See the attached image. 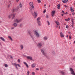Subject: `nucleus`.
<instances>
[{
	"mask_svg": "<svg viewBox=\"0 0 75 75\" xmlns=\"http://www.w3.org/2000/svg\"><path fill=\"white\" fill-rule=\"evenodd\" d=\"M34 33L35 35H36V37L39 38L40 37V34L36 30H34Z\"/></svg>",
	"mask_w": 75,
	"mask_h": 75,
	"instance_id": "obj_1",
	"label": "nucleus"
},
{
	"mask_svg": "<svg viewBox=\"0 0 75 75\" xmlns=\"http://www.w3.org/2000/svg\"><path fill=\"white\" fill-rule=\"evenodd\" d=\"M28 33L30 36L31 38L33 40L34 39V33L31 32L30 30L28 31Z\"/></svg>",
	"mask_w": 75,
	"mask_h": 75,
	"instance_id": "obj_2",
	"label": "nucleus"
},
{
	"mask_svg": "<svg viewBox=\"0 0 75 75\" xmlns=\"http://www.w3.org/2000/svg\"><path fill=\"white\" fill-rule=\"evenodd\" d=\"M21 21H22V19H16L14 20V22H15V23H20Z\"/></svg>",
	"mask_w": 75,
	"mask_h": 75,
	"instance_id": "obj_3",
	"label": "nucleus"
},
{
	"mask_svg": "<svg viewBox=\"0 0 75 75\" xmlns=\"http://www.w3.org/2000/svg\"><path fill=\"white\" fill-rule=\"evenodd\" d=\"M70 72H71V74L72 75H75V73L74 72V69L72 68H70L69 69Z\"/></svg>",
	"mask_w": 75,
	"mask_h": 75,
	"instance_id": "obj_4",
	"label": "nucleus"
},
{
	"mask_svg": "<svg viewBox=\"0 0 75 75\" xmlns=\"http://www.w3.org/2000/svg\"><path fill=\"white\" fill-rule=\"evenodd\" d=\"M32 14L33 16L35 18H37V11H34V13Z\"/></svg>",
	"mask_w": 75,
	"mask_h": 75,
	"instance_id": "obj_5",
	"label": "nucleus"
},
{
	"mask_svg": "<svg viewBox=\"0 0 75 75\" xmlns=\"http://www.w3.org/2000/svg\"><path fill=\"white\" fill-rule=\"evenodd\" d=\"M40 50L43 55L45 56L46 57H47V55H46V53L45 52V51H44L42 49H41Z\"/></svg>",
	"mask_w": 75,
	"mask_h": 75,
	"instance_id": "obj_6",
	"label": "nucleus"
},
{
	"mask_svg": "<svg viewBox=\"0 0 75 75\" xmlns=\"http://www.w3.org/2000/svg\"><path fill=\"white\" fill-rule=\"evenodd\" d=\"M13 65L16 66V69H18V67H17V66H18V67H21V66H20V65L19 64H17L16 63H14Z\"/></svg>",
	"mask_w": 75,
	"mask_h": 75,
	"instance_id": "obj_7",
	"label": "nucleus"
},
{
	"mask_svg": "<svg viewBox=\"0 0 75 75\" xmlns=\"http://www.w3.org/2000/svg\"><path fill=\"white\" fill-rule=\"evenodd\" d=\"M30 5V7H31L32 8H34V6H33L34 4L33 2H30L29 4Z\"/></svg>",
	"mask_w": 75,
	"mask_h": 75,
	"instance_id": "obj_8",
	"label": "nucleus"
},
{
	"mask_svg": "<svg viewBox=\"0 0 75 75\" xmlns=\"http://www.w3.org/2000/svg\"><path fill=\"white\" fill-rule=\"evenodd\" d=\"M11 17H13V18H14V17H15V14L13 13L12 14H11V15H9L8 16L9 18H11Z\"/></svg>",
	"mask_w": 75,
	"mask_h": 75,
	"instance_id": "obj_9",
	"label": "nucleus"
},
{
	"mask_svg": "<svg viewBox=\"0 0 75 75\" xmlns=\"http://www.w3.org/2000/svg\"><path fill=\"white\" fill-rule=\"evenodd\" d=\"M26 58L27 59H30V60H33V58L31 56H26Z\"/></svg>",
	"mask_w": 75,
	"mask_h": 75,
	"instance_id": "obj_10",
	"label": "nucleus"
},
{
	"mask_svg": "<svg viewBox=\"0 0 75 75\" xmlns=\"http://www.w3.org/2000/svg\"><path fill=\"white\" fill-rule=\"evenodd\" d=\"M55 11H53L52 13V17H54V15H55Z\"/></svg>",
	"mask_w": 75,
	"mask_h": 75,
	"instance_id": "obj_11",
	"label": "nucleus"
},
{
	"mask_svg": "<svg viewBox=\"0 0 75 75\" xmlns=\"http://www.w3.org/2000/svg\"><path fill=\"white\" fill-rule=\"evenodd\" d=\"M37 46L38 47L40 48V47H41L42 46V44L41 43H39L38 44Z\"/></svg>",
	"mask_w": 75,
	"mask_h": 75,
	"instance_id": "obj_12",
	"label": "nucleus"
},
{
	"mask_svg": "<svg viewBox=\"0 0 75 75\" xmlns=\"http://www.w3.org/2000/svg\"><path fill=\"white\" fill-rule=\"evenodd\" d=\"M38 26H41V21H37Z\"/></svg>",
	"mask_w": 75,
	"mask_h": 75,
	"instance_id": "obj_13",
	"label": "nucleus"
},
{
	"mask_svg": "<svg viewBox=\"0 0 75 75\" xmlns=\"http://www.w3.org/2000/svg\"><path fill=\"white\" fill-rule=\"evenodd\" d=\"M60 37H61L62 38V37H64V34L62 32H61L60 34Z\"/></svg>",
	"mask_w": 75,
	"mask_h": 75,
	"instance_id": "obj_14",
	"label": "nucleus"
},
{
	"mask_svg": "<svg viewBox=\"0 0 75 75\" xmlns=\"http://www.w3.org/2000/svg\"><path fill=\"white\" fill-rule=\"evenodd\" d=\"M60 73L62 75H65V71H60Z\"/></svg>",
	"mask_w": 75,
	"mask_h": 75,
	"instance_id": "obj_15",
	"label": "nucleus"
},
{
	"mask_svg": "<svg viewBox=\"0 0 75 75\" xmlns=\"http://www.w3.org/2000/svg\"><path fill=\"white\" fill-rule=\"evenodd\" d=\"M32 68H35V64L33 63L31 65Z\"/></svg>",
	"mask_w": 75,
	"mask_h": 75,
	"instance_id": "obj_16",
	"label": "nucleus"
},
{
	"mask_svg": "<svg viewBox=\"0 0 75 75\" xmlns=\"http://www.w3.org/2000/svg\"><path fill=\"white\" fill-rule=\"evenodd\" d=\"M54 23H56V24L57 25H59V23L58 22H57V21H54Z\"/></svg>",
	"mask_w": 75,
	"mask_h": 75,
	"instance_id": "obj_17",
	"label": "nucleus"
},
{
	"mask_svg": "<svg viewBox=\"0 0 75 75\" xmlns=\"http://www.w3.org/2000/svg\"><path fill=\"white\" fill-rule=\"evenodd\" d=\"M61 5L60 4H58L57 6V8L58 9H59L60 8Z\"/></svg>",
	"mask_w": 75,
	"mask_h": 75,
	"instance_id": "obj_18",
	"label": "nucleus"
},
{
	"mask_svg": "<svg viewBox=\"0 0 75 75\" xmlns=\"http://www.w3.org/2000/svg\"><path fill=\"white\" fill-rule=\"evenodd\" d=\"M62 1L63 3H67L68 2V0H67V1L65 0H63Z\"/></svg>",
	"mask_w": 75,
	"mask_h": 75,
	"instance_id": "obj_19",
	"label": "nucleus"
},
{
	"mask_svg": "<svg viewBox=\"0 0 75 75\" xmlns=\"http://www.w3.org/2000/svg\"><path fill=\"white\" fill-rule=\"evenodd\" d=\"M43 40H48V37L47 36L43 38Z\"/></svg>",
	"mask_w": 75,
	"mask_h": 75,
	"instance_id": "obj_20",
	"label": "nucleus"
},
{
	"mask_svg": "<svg viewBox=\"0 0 75 75\" xmlns=\"http://www.w3.org/2000/svg\"><path fill=\"white\" fill-rule=\"evenodd\" d=\"M23 63L24 64H25V65L26 66V67H27V68H28V64H27V63H26V62H23Z\"/></svg>",
	"mask_w": 75,
	"mask_h": 75,
	"instance_id": "obj_21",
	"label": "nucleus"
},
{
	"mask_svg": "<svg viewBox=\"0 0 75 75\" xmlns=\"http://www.w3.org/2000/svg\"><path fill=\"white\" fill-rule=\"evenodd\" d=\"M0 39H1V40L3 41H5V40L2 37H0Z\"/></svg>",
	"mask_w": 75,
	"mask_h": 75,
	"instance_id": "obj_22",
	"label": "nucleus"
},
{
	"mask_svg": "<svg viewBox=\"0 0 75 75\" xmlns=\"http://www.w3.org/2000/svg\"><path fill=\"white\" fill-rule=\"evenodd\" d=\"M8 38H9L11 40V41H13V39H12V38H11V36H8Z\"/></svg>",
	"mask_w": 75,
	"mask_h": 75,
	"instance_id": "obj_23",
	"label": "nucleus"
},
{
	"mask_svg": "<svg viewBox=\"0 0 75 75\" xmlns=\"http://www.w3.org/2000/svg\"><path fill=\"white\" fill-rule=\"evenodd\" d=\"M13 25L14 27H16L17 26V24L16 23H14L13 24Z\"/></svg>",
	"mask_w": 75,
	"mask_h": 75,
	"instance_id": "obj_24",
	"label": "nucleus"
},
{
	"mask_svg": "<svg viewBox=\"0 0 75 75\" xmlns=\"http://www.w3.org/2000/svg\"><path fill=\"white\" fill-rule=\"evenodd\" d=\"M70 10L71 12H74V10H73V8H72V7H71L70 8Z\"/></svg>",
	"mask_w": 75,
	"mask_h": 75,
	"instance_id": "obj_25",
	"label": "nucleus"
},
{
	"mask_svg": "<svg viewBox=\"0 0 75 75\" xmlns=\"http://www.w3.org/2000/svg\"><path fill=\"white\" fill-rule=\"evenodd\" d=\"M40 19H41V18L40 17H39L37 19V21H40Z\"/></svg>",
	"mask_w": 75,
	"mask_h": 75,
	"instance_id": "obj_26",
	"label": "nucleus"
},
{
	"mask_svg": "<svg viewBox=\"0 0 75 75\" xmlns=\"http://www.w3.org/2000/svg\"><path fill=\"white\" fill-rule=\"evenodd\" d=\"M4 66L6 67V68H7V67H8V65L6 64H4Z\"/></svg>",
	"mask_w": 75,
	"mask_h": 75,
	"instance_id": "obj_27",
	"label": "nucleus"
},
{
	"mask_svg": "<svg viewBox=\"0 0 75 75\" xmlns=\"http://www.w3.org/2000/svg\"><path fill=\"white\" fill-rule=\"evenodd\" d=\"M20 47L22 50H23V45H21L20 46Z\"/></svg>",
	"mask_w": 75,
	"mask_h": 75,
	"instance_id": "obj_28",
	"label": "nucleus"
},
{
	"mask_svg": "<svg viewBox=\"0 0 75 75\" xmlns=\"http://www.w3.org/2000/svg\"><path fill=\"white\" fill-rule=\"evenodd\" d=\"M29 9L30 11V12H31V13H33V11H32V8H30Z\"/></svg>",
	"mask_w": 75,
	"mask_h": 75,
	"instance_id": "obj_29",
	"label": "nucleus"
},
{
	"mask_svg": "<svg viewBox=\"0 0 75 75\" xmlns=\"http://www.w3.org/2000/svg\"><path fill=\"white\" fill-rule=\"evenodd\" d=\"M65 21H69L70 20V19L68 18V19H65Z\"/></svg>",
	"mask_w": 75,
	"mask_h": 75,
	"instance_id": "obj_30",
	"label": "nucleus"
},
{
	"mask_svg": "<svg viewBox=\"0 0 75 75\" xmlns=\"http://www.w3.org/2000/svg\"><path fill=\"white\" fill-rule=\"evenodd\" d=\"M16 10V8H14L13 9V13H14V11Z\"/></svg>",
	"mask_w": 75,
	"mask_h": 75,
	"instance_id": "obj_31",
	"label": "nucleus"
},
{
	"mask_svg": "<svg viewBox=\"0 0 75 75\" xmlns=\"http://www.w3.org/2000/svg\"><path fill=\"white\" fill-rule=\"evenodd\" d=\"M74 19H73V18H71V21H72V24H73L74 23Z\"/></svg>",
	"mask_w": 75,
	"mask_h": 75,
	"instance_id": "obj_32",
	"label": "nucleus"
},
{
	"mask_svg": "<svg viewBox=\"0 0 75 75\" xmlns=\"http://www.w3.org/2000/svg\"><path fill=\"white\" fill-rule=\"evenodd\" d=\"M51 54H52V55H54V54H55V52H53Z\"/></svg>",
	"mask_w": 75,
	"mask_h": 75,
	"instance_id": "obj_33",
	"label": "nucleus"
},
{
	"mask_svg": "<svg viewBox=\"0 0 75 75\" xmlns=\"http://www.w3.org/2000/svg\"><path fill=\"white\" fill-rule=\"evenodd\" d=\"M19 5L20 7H21H21H22V4H21V3H20L19 4Z\"/></svg>",
	"mask_w": 75,
	"mask_h": 75,
	"instance_id": "obj_34",
	"label": "nucleus"
},
{
	"mask_svg": "<svg viewBox=\"0 0 75 75\" xmlns=\"http://www.w3.org/2000/svg\"><path fill=\"white\" fill-rule=\"evenodd\" d=\"M38 2L39 3H41V1L40 0H38Z\"/></svg>",
	"mask_w": 75,
	"mask_h": 75,
	"instance_id": "obj_35",
	"label": "nucleus"
},
{
	"mask_svg": "<svg viewBox=\"0 0 75 75\" xmlns=\"http://www.w3.org/2000/svg\"><path fill=\"white\" fill-rule=\"evenodd\" d=\"M47 24L48 25H50V22L49 21H47Z\"/></svg>",
	"mask_w": 75,
	"mask_h": 75,
	"instance_id": "obj_36",
	"label": "nucleus"
},
{
	"mask_svg": "<svg viewBox=\"0 0 75 75\" xmlns=\"http://www.w3.org/2000/svg\"><path fill=\"white\" fill-rule=\"evenodd\" d=\"M27 75H29V74H30V71H27Z\"/></svg>",
	"mask_w": 75,
	"mask_h": 75,
	"instance_id": "obj_37",
	"label": "nucleus"
},
{
	"mask_svg": "<svg viewBox=\"0 0 75 75\" xmlns=\"http://www.w3.org/2000/svg\"><path fill=\"white\" fill-rule=\"evenodd\" d=\"M46 18H48L49 17H48V15H46Z\"/></svg>",
	"mask_w": 75,
	"mask_h": 75,
	"instance_id": "obj_38",
	"label": "nucleus"
},
{
	"mask_svg": "<svg viewBox=\"0 0 75 75\" xmlns=\"http://www.w3.org/2000/svg\"><path fill=\"white\" fill-rule=\"evenodd\" d=\"M46 12V10L45 9L44 11H43V13H45Z\"/></svg>",
	"mask_w": 75,
	"mask_h": 75,
	"instance_id": "obj_39",
	"label": "nucleus"
},
{
	"mask_svg": "<svg viewBox=\"0 0 75 75\" xmlns=\"http://www.w3.org/2000/svg\"><path fill=\"white\" fill-rule=\"evenodd\" d=\"M66 27L67 28H68L69 27L68 26V25H67L66 26Z\"/></svg>",
	"mask_w": 75,
	"mask_h": 75,
	"instance_id": "obj_40",
	"label": "nucleus"
},
{
	"mask_svg": "<svg viewBox=\"0 0 75 75\" xmlns=\"http://www.w3.org/2000/svg\"><path fill=\"white\" fill-rule=\"evenodd\" d=\"M32 74L33 75H34L35 74V73H34V72H33L32 73Z\"/></svg>",
	"mask_w": 75,
	"mask_h": 75,
	"instance_id": "obj_41",
	"label": "nucleus"
},
{
	"mask_svg": "<svg viewBox=\"0 0 75 75\" xmlns=\"http://www.w3.org/2000/svg\"><path fill=\"white\" fill-rule=\"evenodd\" d=\"M18 62H20V60L19 59H18Z\"/></svg>",
	"mask_w": 75,
	"mask_h": 75,
	"instance_id": "obj_42",
	"label": "nucleus"
},
{
	"mask_svg": "<svg viewBox=\"0 0 75 75\" xmlns=\"http://www.w3.org/2000/svg\"><path fill=\"white\" fill-rule=\"evenodd\" d=\"M40 69L41 70L42 69H43V67H41L40 68Z\"/></svg>",
	"mask_w": 75,
	"mask_h": 75,
	"instance_id": "obj_43",
	"label": "nucleus"
},
{
	"mask_svg": "<svg viewBox=\"0 0 75 75\" xmlns=\"http://www.w3.org/2000/svg\"><path fill=\"white\" fill-rule=\"evenodd\" d=\"M69 39H70V40L71 39V36L70 35L69 36Z\"/></svg>",
	"mask_w": 75,
	"mask_h": 75,
	"instance_id": "obj_44",
	"label": "nucleus"
},
{
	"mask_svg": "<svg viewBox=\"0 0 75 75\" xmlns=\"http://www.w3.org/2000/svg\"><path fill=\"white\" fill-rule=\"evenodd\" d=\"M36 69L37 71H39V69L38 68H36Z\"/></svg>",
	"mask_w": 75,
	"mask_h": 75,
	"instance_id": "obj_45",
	"label": "nucleus"
},
{
	"mask_svg": "<svg viewBox=\"0 0 75 75\" xmlns=\"http://www.w3.org/2000/svg\"><path fill=\"white\" fill-rule=\"evenodd\" d=\"M64 6L65 7H66V8L67 7V6H66V5H64Z\"/></svg>",
	"mask_w": 75,
	"mask_h": 75,
	"instance_id": "obj_46",
	"label": "nucleus"
},
{
	"mask_svg": "<svg viewBox=\"0 0 75 75\" xmlns=\"http://www.w3.org/2000/svg\"><path fill=\"white\" fill-rule=\"evenodd\" d=\"M64 13V11H62V13Z\"/></svg>",
	"mask_w": 75,
	"mask_h": 75,
	"instance_id": "obj_47",
	"label": "nucleus"
},
{
	"mask_svg": "<svg viewBox=\"0 0 75 75\" xmlns=\"http://www.w3.org/2000/svg\"><path fill=\"white\" fill-rule=\"evenodd\" d=\"M64 15H65V14H62V16H63Z\"/></svg>",
	"mask_w": 75,
	"mask_h": 75,
	"instance_id": "obj_48",
	"label": "nucleus"
},
{
	"mask_svg": "<svg viewBox=\"0 0 75 75\" xmlns=\"http://www.w3.org/2000/svg\"><path fill=\"white\" fill-rule=\"evenodd\" d=\"M72 15H74L75 14V13H72Z\"/></svg>",
	"mask_w": 75,
	"mask_h": 75,
	"instance_id": "obj_49",
	"label": "nucleus"
},
{
	"mask_svg": "<svg viewBox=\"0 0 75 75\" xmlns=\"http://www.w3.org/2000/svg\"><path fill=\"white\" fill-rule=\"evenodd\" d=\"M10 5H8V7H10Z\"/></svg>",
	"mask_w": 75,
	"mask_h": 75,
	"instance_id": "obj_50",
	"label": "nucleus"
},
{
	"mask_svg": "<svg viewBox=\"0 0 75 75\" xmlns=\"http://www.w3.org/2000/svg\"><path fill=\"white\" fill-rule=\"evenodd\" d=\"M14 27H12V28H11L12 30H13V29H14Z\"/></svg>",
	"mask_w": 75,
	"mask_h": 75,
	"instance_id": "obj_51",
	"label": "nucleus"
},
{
	"mask_svg": "<svg viewBox=\"0 0 75 75\" xmlns=\"http://www.w3.org/2000/svg\"><path fill=\"white\" fill-rule=\"evenodd\" d=\"M73 59H75V57H73Z\"/></svg>",
	"mask_w": 75,
	"mask_h": 75,
	"instance_id": "obj_52",
	"label": "nucleus"
},
{
	"mask_svg": "<svg viewBox=\"0 0 75 75\" xmlns=\"http://www.w3.org/2000/svg\"><path fill=\"white\" fill-rule=\"evenodd\" d=\"M18 1H19V0H16V1L17 2H18Z\"/></svg>",
	"mask_w": 75,
	"mask_h": 75,
	"instance_id": "obj_53",
	"label": "nucleus"
},
{
	"mask_svg": "<svg viewBox=\"0 0 75 75\" xmlns=\"http://www.w3.org/2000/svg\"><path fill=\"white\" fill-rule=\"evenodd\" d=\"M22 25V24H21L20 25V27H21V26Z\"/></svg>",
	"mask_w": 75,
	"mask_h": 75,
	"instance_id": "obj_54",
	"label": "nucleus"
},
{
	"mask_svg": "<svg viewBox=\"0 0 75 75\" xmlns=\"http://www.w3.org/2000/svg\"><path fill=\"white\" fill-rule=\"evenodd\" d=\"M10 58H13V57H12V56H10Z\"/></svg>",
	"mask_w": 75,
	"mask_h": 75,
	"instance_id": "obj_55",
	"label": "nucleus"
},
{
	"mask_svg": "<svg viewBox=\"0 0 75 75\" xmlns=\"http://www.w3.org/2000/svg\"><path fill=\"white\" fill-rule=\"evenodd\" d=\"M64 14H67V12H66V13Z\"/></svg>",
	"mask_w": 75,
	"mask_h": 75,
	"instance_id": "obj_56",
	"label": "nucleus"
},
{
	"mask_svg": "<svg viewBox=\"0 0 75 75\" xmlns=\"http://www.w3.org/2000/svg\"><path fill=\"white\" fill-rule=\"evenodd\" d=\"M17 8H18V9L19 8V6H18L17 7Z\"/></svg>",
	"mask_w": 75,
	"mask_h": 75,
	"instance_id": "obj_57",
	"label": "nucleus"
},
{
	"mask_svg": "<svg viewBox=\"0 0 75 75\" xmlns=\"http://www.w3.org/2000/svg\"><path fill=\"white\" fill-rule=\"evenodd\" d=\"M44 6H45H45H46V4H45L44 5Z\"/></svg>",
	"mask_w": 75,
	"mask_h": 75,
	"instance_id": "obj_58",
	"label": "nucleus"
},
{
	"mask_svg": "<svg viewBox=\"0 0 75 75\" xmlns=\"http://www.w3.org/2000/svg\"><path fill=\"white\" fill-rule=\"evenodd\" d=\"M60 26H59V29H60Z\"/></svg>",
	"mask_w": 75,
	"mask_h": 75,
	"instance_id": "obj_59",
	"label": "nucleus"
},
{
	"mask_svg": "<svg viewBox=\"0 0 75 75\" xmlns=\"http://www.w3.org/2000/svg\"><path fill=\"white\" fill-rule=\"evenodd\" d=\"M67 38H68V36L67 35L66 36Z\"/></svg>",
	"mask_w": 75,
	"mask_h": 75,
	"instance_id": "obj_60",
	"label": "nucleus"
},
{
	"mask_svg": "<svg viewBox=\"0 0 75 75\" xmlns=\"http://www.w3.org/2000/svg\"><path fill=\"white\" fill-rule=\"evenodd\" d=\"M49 7H50V5H49Z\"/></svg>",
	"mask_w": 75,
	"mask_h": 75,
	"instance_id": "obj_61",
	"label": "nucleus"
},
{
	"mask_svg": "<svg viewBox=\"0 0 75 75\" xmlns=\"http://www.w3.org/2000/svg\"><path fill=\"white\" fill-rule=\"evenodd\" d=\"M74 44H75V41H74Z\"/></svg>",
	"mask_w": 75,
	"mask_h": 75,
	"instance_id": "obj_62",
	"label": "nucleus"
},
{
	"mask_svg": "<svg viewBox=\"0 0 75 75\" xmlns=\"http://www.w3.org/2000/svg\"><path fill=\"white\" fill-rule=\"evenodd\" d=\"M74 6H75V3H74Z\"/></svg>",
	"mask_w": 75,
	"mask_h": 75,
	"instance_id": "obj_63",
	"label": "nucleus"
},
{
	"mask_svg": "<svg viewBox=\"0 0 75 75\" xmlns=\"http://www.w3.org/2000/svg\"><path fill=\"white\" fill-rule=\"evenodd\" d=\"M69 15H71V14H69Z\"/></svg>",
	"mask_w": 75,
	"mask_h": 75,
	"instance_id": "obj_64",
	"label": "nucleus"
}]
</instances>
